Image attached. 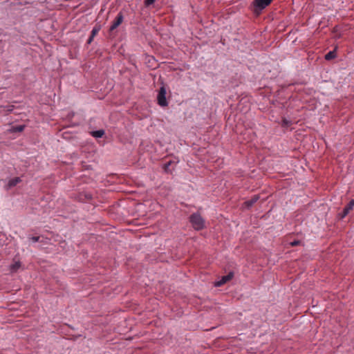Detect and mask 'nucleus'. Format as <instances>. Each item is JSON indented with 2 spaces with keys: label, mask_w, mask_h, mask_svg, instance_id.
Masks as SVG:
<instances>
[{
  "label": "nucleus",
  "mask_w": 354,
  "mask_h": 354,
  "mask_svg": "<svg viewBox=\"0 0 354 354\" xmlns=\"http://www.w3.org/2000/svg\"><path fill=\"white\" fill-rule=\"evenodd\" d=\"M189 221L196 230H201L205 227V221L198 213L192 214L189 217Z\"/></svg>",
  "instance_id": "nucleus-1"
},
{
  "label": "nucleus",
  "mask_w": 354,
  "mask_h": 354,
  "mask_svg": "<svg viewBox=\"0 0 354 354\" xmlns=\"http://www.w3.org/2000/svg\"><path fill=\"white\" fill-rule=\"evenodd\" d=\"M272 0H254L253 2L254 11L259 12L270 4Z\"/></svg>",
  "instance_id": "nucleus-2"
},
{
  "label": "nucleus",
  "mask_w": 354,
  "mask_h": 354,
  "mask_svg": "<svg viewBox=\"0 0 354 354\" xmlns=\"http://www.w3.org/2000/svg\"><path fill=\"white\" fill-rule=\"evenodd\" d=\"M157 99L158 103L160 106H165L167 105V102L166 100V89L164 86H162L160 88Z\"/></svg>",
  "instance_id": "nucleus-3"
},
{
  "label": "nucleus",
  "mask_w": 354,
  "mask_h": 354,
  "mask_svg": "<svg viewBox=\"0 0 354 354\" xmlns=\"http://www.w3.org/2000/svg\"><path fill=\"white\" fill-rule=\"evenodd\" d=\"M123 21V15L122 12H119L115 18V19L113 21L112 25L110 27L109 30L113 31L115 29H116Z\"/></svg>",
  "instance_id": "nucleus-4"
},
{
  "label": "nucleus",
  "mask_w": 354,
  "mask_h": 354,
  "mask_svg": "<svg viewBox=\"0 0 354 354\" xmlns=\"http://www.w3.org/2000/svg\"><path fill=\"white\" fill-rule=\"evenodd\" d=\"M233 276H234L233 273L230 272L228 274L222 277V278L219 281H218L215 283V286L220 287V286H223L227 281H230L232 279Z\"/></svg>",
  "instance_id": "nucleus-5"
},
{
  "label": "nucleus",
  "mask_w": 354,
  "mask_h": 354,
  "mask_svg": "<svg viewBox=\"0 0 354 354\" xmlns=\"http://www.w3.org/2000/svg\"><path fill=\"white\" fill-rule=\"evenodd\" d=\"M354 207V199L351 200L350 203L344 207L341 217L344 218L353 209Z\"/></svg>",
  "instance_id": "nucleus-6"
},
{
  "label": "nucleus",
  "mask_w": 354,
  "mask_h": 354,
  "mask_svg": "<svg viewBox=\"0 0 354 354\" xmlns=\"http://www.w3.org/2000/svg\"><path fill=\"white\" fill-rule=\"evenodd\" d=\"M21 181V178L19 177H15L12 179H10L8 182L7 185L6 186V188L7 189H10L12 187L16 186L18 183H19Z\"/></svg>",
  "instance_id": "nucleus-7"
},
{
  "label": "nucleus",
  "mask_w": 354,
  "mask_h": 354,
  "mask_svg": "<svg viewBox=\"0 0 354 354\" xmlns=\"http://www.w3.org/2000/svg\"><path fill=\"white\" fill-rule=\"evenodd\" d=\"M259 199V195H254L251 199L244 202L243 205L245 207L249 208L252 207Z\"/></svg>",
  "instance_id": "nucleus-8"
},
{
  "label": "nucleus",
  "mask_w": 354,
  "mask_h": 354,
  "mask_svg": "<svg viewBox=\"0 0 354 354\" xmlns=\"http://www.w3.org/2000/svg\"><path fill=\"white\" fill-rule=\"evenodd\" d=\"M99 31H100V28L99 27H94L93 28V30L91 31V35H90L89 38L88 39V41H87L88 44H91L92 42L93 38L98 33Z\"/></svg>",
  "instance_id": "nucleus-9"
},
{
  "label": "nucleus",
  "mask_w": 354,
  "mask_h": 354,
  "mask_svg": "<svg viewBox=\"0 0 354 354\" xmlns=\"http://www.w3.org/2000/svg\"><path fill=\"white\" fill-rule=\"evenodd\" d=\"M91 134L95 138H102L104 134V131L103 130L94 131L91 133Z\"/></svg>",
  "instance_id": "nucleus-10"
},
{
  "label": "nucleus",
  "mask_w": 354,
  "mask_h": 354,
  "mask_svg": "<svg viewBox=\"0 0 354 354\" xmlns=\"http://www.w3.org/2000/svg\"><path fill=\"white\" fill-rule=\"evenodd\" d=\"M21 266L19 261H16L10 266V270L12 272H16Z\"/></svg>",
  "instance_id": "nucleus-11"
},
{
  "label": "nucleus",
  "mask_w": 354,
  "mask_h": 354,
  "mask_svg": "<svg viewBox=\"0 0 354 354\" xmlns=\"http://www.w3.org/2000/svg\"><path fill=\"white\" fill-rule=\"evenodd\" d=\"M336 56V53L335 52V50H332V51H329L326 55H325V59L326 60H330L333 58H335Z\"/></svg>",
  "instance_id": "nucleus-12"
},
{
  "label": "nucleus",
  "mask_w": 354,
  "mask_h": 354,
  "mask_svg": "<svg viewBox=\"0 0 354 354\" xmlns=\"http://www.w3.org/2000/svg\"><path fill=\"white\" fill-rule=\"evenodd\" d=\"M25 126L24 125H18L13 127L12 128V132H21L24 131Z\"/></svg>",
  "instance_id": "nucleus-13"
},
{
  "label": "nucleus",
  "mask_w": 354,
  "mask_h": 354,
  "mask_svg": "<svg viewBox=\"0 0 354 354\" xmlns=\"http://www.w3.org/2000/svg\"><path fill=\"white\" fill-rule=\"evenodd\" d=\"M171 162L169 161L168 162L165 163L163 166V169L166 172H168L169 170V166L171 165Z\"/></svg>",
  "instance_id": "nucleus-14"
},
{
  "label": "nucleus",
  "mask_w": 354,
  "mask_h": 354,
  "mask_svg": "<svg viewBox=\"0 0 354 354\" xmlns=\"http://www.w3.org/2000/svg\"><path fill=\"white\" fill-rule=\"evenodd\" d=\"M155 2V0H146L145 3L146 6H149L153 4Z\"/></svg>",
  "instance_id": "nucleus-15"
},
{
  "label": "nucleus",
  "mask_w": 354,
  "mask_h": 354,
  "mask_svg": "<svg viewBox=\"0 0 354 354\" xmlns=\"http://www.w3.org/2000/svg\"><path fill=\"white\" fill-rule=\"evenodd\" d=\"M40 237L39 236H32L30 238L31 241L33 243L38 242L39 241Z\"/></svg>",
  "instance_id": "nucleus-16"
},
{
  "label": "nucleus",
  "mask_w": 354,
  "mask_h": 354,
  "mask_svg": "<svg viewBox=\"0 0 354 354\" xmlns=\"http://www.w3.org/2000/svg\"><path fill=\"white\" fill-rule=\"evenodd\" d=\"M290 122L288 120H286V119L283 120V126H288L290 124Z\"/></svg>",
  "instance_id": "nucleus-17"
},
{
  "label": "nucleus",
  "mask_w": 354,
  "mask_h": 354,
  "mask_svg": "<svg viewBox=\"0 0 354 354\" xmlns=\"http://www.w3.org/2000/svg\"><path fill=\"white\" fill-rule=\"evenodd\" d=\"M299 243H300L299 241H295L292 242L290 244L292 246H296V245H298Z\"/></svg>",
  "instance_id": "nucleus-18"
}]
</instances>
